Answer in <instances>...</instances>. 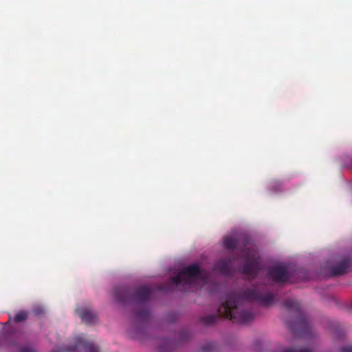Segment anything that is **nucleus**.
Segmentation results:
<instances>
[{
    "label": "nucleus",
    "mask_w": 352,
    "mask_h": 352,
    "mask_svg": "<svg viewBox=\"0 0 352 352\" xmlns=\"http://www.w3.org/2000/svg\"><path fill=\"white\" fill-rule=\"evenodd\" d=\"M276 296L265 286L253 285L251 289L232 292L226 300L218 308V313L234 322L248 324L254 318L251 303L257 302L263 306H270L275 302Z\"/></svg>",
    "instance_id": "nucleus-1"
},
{
    "label": "nucleus",
    "mask_w": 352,
    "mask_h": 352,
    "mask_svg": "<svg viewBox=\"0 0 352 352\" xmlns=\"http://www.w3.org/2000/svg\"><path fill=\"white\" fill-rule=\"evenodd\" d=\"M153 294V289L148 286H141L138 287L134 292L127 287H116L113 290L115 300L120 303L125 304L131 302L141 305V309L137 311L136 316L138 319L146 321L150 316V312L145 306Z\"/></svg>",
    "instance_id": "nucleus-2"
},
{
    "label": "nucleus",
    "mask_w": 352,
    "mask_h": 352,
    "mask_svg": "<svg viewBox=\"0 0 352 352\" xmlns=\"http://www.w3.org/2000/svg\"><path fill=\"white\" fill-rule=\"evenodd\" d=\"M285 307L295 314L294 321H288L287 326L296 336L305 337L312 333V327L305 314L302 311L299 302L294 299H287Z\"/></svg>",
    "instance_id": "nucleus-3"
},
{
    "label": "nucleus",
    "mask_w": 352,
    "mask_h": 352,
    "mask_svg": "<svg viewBox=\"0 0 352 352\" xmlns=\"http://www.w3.org/2000/svg\"><path fill=\"white\" fill-rule=\"evenodd\" d=\"M203 272L197 264H193L185 267L175 276L171 277L173 283L182 286L183 289H190L198 279H204Z\"/></svg>",
    "instance_id": "nucleus-4"
},
{
    "label": "nucleus",
    "mask_w": 352,
    "mask_h": 352,
    "mask_svg": "<svg viewBox=\"0 0 352 352\" xmlns=\"http://www.w3.org/2000/svg\"><path fill=\"white\" fill-rule=\"evenodd\" d=\"M29 313L25 310H20L12 317L9 316V320L6 322L3 327V340L8 346H13L15 344V340L12 339L15 338V333L12 327L10 326V322L13 321L14 322H21L25 321L28 318Z\"/></svg>",
    "instance_id": "nucleus-5"
},
{
    "label": "nucleus",
    "mask_w": 352,
    "mask_h": 352,
    "mask_svg": "<svg viewBox=\"0 0 352 352\" xmlns=\"http://www.w3.org/2000/svg\"><path fill=\"white\" fill-rule=\"evenodd\" d=\"M84 350L86 352H100L98 346L86 340L83 337L79 336L73 346H66L60 351L53 350V352H79Z\"/></svg>",
    "instance_id": "nucleus-6"
},
{
    "label": "nucleus",
    "mask_w": 352,
    "mask_h": 352,
    "mask_svg": "<svg viewBox=\"0 0 352 352\" xmlns=\"http://www.w3.org/2000/svg\"><path fill=\"white\" fill-rule=\"evenodd\" d=\"M245 254L246 256L245 261L239 272L248 276V278H254L261 270L259 261L258 258L249 255L248 253H245Z\"/></svg>",
    "instance_id": "nucleus-7"
},
{
    "label": "nucleus",
    "mask_w": 352,
    "mask_h": 352,
    "mask_svg": "<svg viewBox=\"0 0 352 352\" xmlns=\"http://www.w3.org/2000/svg\"><path fill=\"white\" fill-rule=\"evenodd\" d=\"M268 275L275 283H283L289 280L287 269L283 265H274L270 267Z\"/></svg>",
    "instance_id": "nucleus-8"
},
{
    "label": "nucleus",
    "mask_w": 352,
    "mask_h": 352,
    "mask_svg": "<svg viewBox=\"0 0 352 352\" xmlns=\"http://www.w3.org/2000/svg\"><path fill=\"white\" fill-rule=\"evenodd\" d=\"M352 263V260L349 257H344L341 259L337 265L333 266L331 270L332 276L342 275L348 272Z\"/></svg>",
    "instance_id": "nucleus-9"
},
{
    "label": "nucleus",
    "mask_w": 352,
    "mask_h": 352,
    "mask_svg": "<svg viewBox=\"0 0 352 352\" xmlns=\"http://www.w3.org/2000/svg\"><path fill=\"white\" fill-rule=\"evenodd\" d=\"M76 311L81 318L82 322L86 324H93L96 320V315L87 308H78Z\"/></svg>",
    "instance_id": "nucleus-10"
},
{
    "label": "nucleus",
    "mask_w": 352,
    "mask_h": 352,
    "mask_svg": "<svg viewBox=\"0 0 352 352\" xmlns=\"http://www.w3.org/2000/svg\"><path fill=\"white\" fill-rule=\"evenodd\" d=\"M232 263V261L230 258L219 260L216 262L214 265V270L223 275L229 276L230 274Z\"/></svg>",
    "instance_id": "nucleus-11"
},
{
    "label": "nucleus",
    "mask_w": 352,
    "mask_h": 352,
    "mask_svg": "<svg viewBox=\"0 0 352 352\" xmlns=\"http://www.w3.org/2000/svg\"><path fill=\"white\" fill-rule=\"evenodd\" d=\"M223 245L228 250H234L238 245V241L233 237L225 236L223 238Z\"/></svg>",
    "instance_id": "nucleus-12"
},
{
    "label": "nucleus",
    "mask_w": 352,
    "mask_h": 352,
    "mask_svg": "<svg viewBox=\"0 0 352 352\" xmlns=\"http://www.w3.org/2000/svg\"><path fill=\"white\" fill-rule=\"evenodd\" d=\"M217 318H218L217 316L212 314L201 317L200 318V320L202 323L205 324L206 325H210L215 323Z\"/></svg>",
    "instance_id": "nucleus-13"
},
{
    "label": "nucleus",
    "mask_w": 352,
    "mask_h": 352,
    "mask_svg": "<svg viewBox=\"0 0 352 352\" xmlns=\"http://www.w3.org/2000/svg\"><path fill=\"white\" fill-rule=\"evenodd\" d=\"M282 352H312L311 350L305 348L289 347L285 349Z\"/></svg>",
    "instance_id": "nucleus-14"
},
{
    "label": "nucleus",
    "mask_w": 352,
    "mask_h": 352,
    "mask_svg": "<svg viewBox=\"0 0 352 352\" xmlns=\"http://www.w3.org/2000/svg\"><path fill=\"white\" fill-rule=\"evenodd\" d=\"M33 312L35 315L39 316L44 314V310L42 307H36L33 309Z\"/></svg>",
    "instance_id": "nucleus-15"
},
{
    "label": "nucleus",
    "mask_w": 352,
    "mask_h": 352,
    "mask_svg": "<svg viewBox=\"0 0 352 352\" xmlns=\"http://www.w3.org/2000/svg\"><path fill=\"white\" fill-rule=\"evenodd\" d=\"M341 352H352V345H346L342 346L340 349Z\"/></svg>",
    "instance_id": "nucleus-16"
},
{
    "label": "nucleus",
    "mask_w": 352,
    "mask_h": 352,
    "mask_svg": "<svg viewBox=\"0 0 352 352\" xmlns=\"http://www.w3.org/2000/svg\"><path fill=\"white\" fill-rule=\"evenodd\" d=\"M20 352H35L34 350H33L31 348L28 347H21L20 348Z\"/></svg>",
    "instance_id": "nucleus-17"
},
{
    "label": "nucleus",
    "mask_w": 352,
    "mask_h": 352,
    "mask_svg": "<svg viewBox=\"0 0 352 352\" xmlns=\"http://www.w3.org/2000/svg\"><path fill=\"white\" fill-rule=\"evenodd\" d=\"M210 347H211L210 344L205 345L203 347V349H204V351H207L210 350Z\"/></svg>",
    "instance_id": "nucleus-18"
},
{
    "label": "nucleus",
    "mask_w": 352,
    "mask_h": 352,
    "mask_svg": "<svg viewBox=\"0 0 352 352\" xmlns=\"http://www.w3.org/2000/svg\"><path fill=\"white\" fill-rule=\"evenodd\" d=\"M344 338V335H342V338Z\"/></svg>",
    "instance_id": "nucleus-19"
}]
</instances>
